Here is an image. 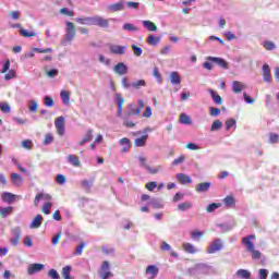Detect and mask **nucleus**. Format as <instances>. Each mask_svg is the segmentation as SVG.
<instances>
[{"instance_id":"680f3d73","label":"nucleus","mask_w":279,"mask_h":279,"mask_svg":"<svg viewBox=\"0 0 279 279\" xmlns=\"http://www.w3.org/2000/svg\"><path fill=\"white\" fill-rule=\"evenodd\" d=\"M48 276L49 278H52V279H60V274H58V270L53 268L49 270Z\"/></svg>"},{"instance_id":"338daca9","label":"nucleus","mask_w":279,"mask_h":279,"mask_svg":"<svg viewBox=\"0 0 279 279\" xmlns=\"http://www.w3.org/2000/svg\"><path fill=\"white\" fill-rule=\"evenodd\" d=\"M191 236H192V239H199V238L204 236V233L202 231L194 230L191 232Z\"/></svg>"},{"instance_id":"c756f323","label":"nucleus","mask_w":279,"mask_h":279,"mask_svg":"<svg viewBox=\"0 0 279 279\" xmlns=\"http://www.w3.org/2000/svg\"><path fill=\"white\" fill-rule=\"evenodd\" d=\"M143 25L148 32H158V26L151 21H143Z\"/></svg>"},{"instance_id":"c85d7f7f","label":"nucleus","mask_w":279,"mask_h":279,"mask_svg":"<svg viewBox=\"0 0 279 279\" xmlns=\"http://www.w3.org/2000/svg\"><path fill=\"white\" fill-rule=\"evenodd\" d=\"M170 82L173 85H180L182 84V78L180 77V74L178 72H171Z\"/></svg>"},{"instance_id":"f8f14e48","label":"nucleus","mask_w":279,"mask_h":279,"mask_svg":"<svg viewBox=\"0 0 279 279\" xmlns=\"http://www.w3.org/2000/svg\"><path fill=\"white\" fill-rule=\"evenodd\" d=\"M45 269V265L43 264H31L27 268V275L34 276V274H38V271H43Z\"/></svg>"},{"instance_id":"a18cd8bd","label":"nucleus","mask_w":279,"mask_h":279,"mask_svg":"<svg viewBox=\"0 0 279 279\" xmlns=\"http://www.w3.org/2000/svg\"><path fill=\"white\" fill-rule=\"evenodd\" d=\"M178 208L180 210H182V213H185V210H189V209L193 208V204L189 203V202L181 203V204H179Z\"/></svg>"},{"instance_id":"7c9ffc66","label":"nucleus","mask_w":279,"mask_h":279,"mask_svg":"<svg viewBox=\"0 0 279 279\" xmlns=\"http://www.w3.org/2000/svg\"><path fill=\"white\" fill-rule=\"evenodd\" d=\"M40 226H43V215H37V216L33 219V221H32V223H31V228L36 229V228H40Z\"/></svg>"},{"instance_id":"5fc2aeb1","label":"nucleus","mask_w":279,"mask_h":279,"mask_svg":"<svg viewBox=\"0 0 279 279\" xmlns=\"http://www.w3.org/2000/svg\"><path fill=\"white\" fill-rule=\"evenodd\" d=\"M184 160H186V156L181 155L179 158H177L172 161V165H173V167H178V165H182V162H184Z\"/></svg>"},{"instance_id":"39448f33","label":"nucleus","mask_w":279,"mask_h":279,"mask_svg":"<svg viewBox=\"0 0 279 279\" xmlns=\"http://www.w3.org/2000/svg\"><path fill=\"white\" fill-rule=\"evenodd\" d=\"M98 275L101 277V279H108L114 276L112 271H110V263L108 260L102 263Z\"/></svg>"},{"instance_id":"412c9836","label":"nucleus","mask_w":279,"mask_h":279,"mask_svg":"<svg viewBox=\"0 0 279 279\" xmlns=\"http://www.w3.org/2000/svg\"><path fill=\"white\" fill-rule=\"evenodd\" d=\"M232 90L235 95H239V93H243V90H245V84L239 81H233Z\"/></svg>"},{"instance_id":"0e129e2a","label":"nucleus","mask_w":279,"mask_h":279,"mask_svg":"<svg viewBox=\"0 0 279 279\" xmlns=\"http://www.w3.org/2000/svg\"><path fill=\"white\" fill-rule=\"evenodd\" d=\"M147 83H145V80H140L136 81L132 84L133 87L136 88V90H138V88H141V86H146Z\"/></svg>"},{"instance_id":"72a5a7b5","label":"nucleus","mask_w":279,"mask_h":279,"mask_svg":"<svg viewBox=\"0 0 279 279\" xmlns=\"http://www.w3.org/2000/svg\"><path fill=\"white\" fill-rule=\"evenodd\" d=\"M147 138H149V135H143L140 138H136L134 142L135 147H145V143H147Z\"/></svg>"},{"instance_id":"4be33fe9","label":"nucleus","mask_w":279,"mask_h":279,"mask_svg":"<svg viewBox=\"0 0 279 279\" xmlns=\"http://www.w3.org/2000/svg\"><path fill=\"white\" fill-rule=\"evenodd\" d=\"M116 98L118 104V117H121L123 114V104H125V99H123L121 94H116Z\"/></svg>"},{"instance_id":"37998d69","label":"nucleus","mask_w":279,"mask_h":279,"mask_svg":"<svg viewBox=\"0 0 279 279\" xmlns=\"http://www.w3.org/2000/svg\"><path fill=\"white\" fill-rule=\"evenodd\" d=\"M124 5L122 2H118V3H114V4H111L109 7V10H111V12H121V10H123Z\"/></svg>"},{"instance_id":"de8ad7c7","label":"nucleus","mask_w":279,"mask_h":279,"mask_svg":"<svg viewBox=\"0 0 279 279\" xmlns=\"http://www.w3.org/2000/svg\"><path fill=\"white\" fill-rule=\"evenodd\" d=\"M44 101H45V106H47V108H53L54 106V101H53V98H51V96H46L44 98Z\"/></svg>"},{"instance_id":"864d4df0","label":"nucleus","mask_w":279,"mask_h":279,"mask_svg":"<svg viewBox=\"0 0 279 279\" xmlns=\"http://www.w3.org/2000/svg\"><path fill=\"white\" fill-rule=\"evenodd\" d=\"M39 105L36 100H31L29 110L31 112H38Z\"/></svg>"},{"instance_id":"6e6d98bb","label":"nucleus","mask_w":279,"mask_h":279,"mask_svg":"<svg viewBox=\"0 0 279 279\" xmlns=\"http://www.w3.org/2000/svg\"><path fill=\"white\" fill-rule=\"evenodd\" d=\"M153 75L159 83L162 82V75H160V70L158 68H154Z\"/></svg>"},{"instance_id":"5701e85b","label":"nucleus","mask_w":279,"mask_h":279,"mask_svg":"<svg viewBox=\"0 0 279 279\" xmlns=\"http://www.w3.org/2000/svg\"><path fill=\"white\" fill-rule=\"evenodd\" d=\"M120 145H122V154H125L132 149V143H130V138L123 137L120 140Z\"/></svg>"},{"instance_id":"f03ea898","label":"nucleus","mask_w":279,"mask_h":279,"mask_svg":"<svg viewBox=\"0 0 279 279\" xmlns=\"http://www.w3.org/2000/svg\"><path fill=\"white\" fill-rule=\"evenodd\" d=\"M1 73H5L4 74L5 82H10V80H14L16 77V70L14 69L10 70V59L5 60L4 65L1 70Z\"/></svg>"},{"instance_id":"ddd939ff","label":"nucleus","mask_w":279,"mask_h":279,"mask_svg":"<svg viewBox=\"0 0 279 279\" xmlns=\"http://www.w3.org/2000/svg\"><path fill=\"white\" fill-rule=\"evenodd\" d=\"M113 71L117 73V75H128V65H125L123 62H120L114 65Z\"/></svg>"},{"instance_id":"69168bd1","label":"nucleus","mask_w":279,"mask_h":279,"mask_svg":"<svg viewBox=\"0 0 279 279\" xmlns=\"http://www.w3.org/2000/svg\"><path fill=\"white\" fill-rule=\"evenodd\" d=\"M259 279H267V276H269V271L265 268L259 269Z\"/></svg>"},{"instance_id":"c9c22d12","label":"nucleus","mask_w":279,"mask_h":279,"mask_svg":"<svg viewBox=\"0 0 279 279\" xmlns=\"http://www.w3.org/2000/svg\"><path fill=\"white\" fill-rule=\"evenodd\" d=\"M13 210H14V207H12V206L1 208V217H3V218L10 217V215H12Z\"/></svg>"},{"instance_id":"052dcab7","label":"nucleus","mask_w":279,"mask_h":279,"mask_svg":"<svg viewBox=\"0 0 279 279\" xmlns=\"http://www.w3.org/2000/svg\"><path fill=\"white\" fill-rule=\"evenodd\" d=\"M134 56L141 57L143 56V49L136 45L132 46Z\"/></svg>"},{"instance_id":"603ef678","label":"nucleus","mask_w":279,"mask_h":279,"mask_svg":"<svg viewBox=\"0 0 279 279\" xmlns=\"http://www.w3.org/2000/svg\"><path fill=\"white\" fill-rule=\"evenodd\" d=\"M22 147H24V149H32V147H34V143L32 140H24L22 141Z\"/></svg>"},{"instance_id":"2f4dec72","label":"nucleus","mask_w":279,"mask_h":279,"mask_svg":"<svg viewBox=\"0 0 279 279\" xmlns=\"http://www.w3.org/2000/svg\"><path fill=\"white\" fill-rule=\"evenodd\" d=\"M61 99L65 106H69L71 102V92L69 90H62L61 92Z\"/></svg>"},{"instance_id":"393cba45","label":"nucleus","mask_w":279,"mask_h":279,"mask_svg":"<svg viewBox=\"0 0 279 279\" xmlns=\"http://www.w3.org/2000/svg\"><path fill=\"white\" fill-rule=\"evenodd\" d=\"M177 180L180 182V184H191L193 182V179H191L187 174L179 173L177 174Z\"/></svg>"},{"instance_id":"6e6552de","label":"nucleus","mask_w":279,"mask_h":279,"mask_svg":"<svg viewBox=\"0 0 279 279\" xmlns=\"http://www.w3.org/2000/svg\"><path fill=\"white\" fill-rule=\"evenodd\" d=\"M64 117H59L54 120V128L57 130V134L59 136H64V123H65Z\"/></svg>"},{"instance_id":"9d476101","label":"nucleus","mask_w":279,"mask_h":279,"mask_svg":"<svg viewBox=\"0 0 279 279\" xmlns=\"http://www.w3.org/2000/svg\"><path fill=\"white\" fill-rule=\"evenodd\" d=\"M254 239H256V235L254 234H250L247 236H244L242 239V243L245 245L246 247V252L253 251L254 250Z\"/></svg>"},{"instance_id":"f3484780","label":"nucleus","mask_w":279,"mask_h":279,"mask_svg":"<svg viewBox=\"0 0 279 279\" xmlns=\"http://www.w3.org/2000/svg\"><path fill=\"white\" fill-rule=\"evenodd\" d=\"M11 182L13 186H23L25 180L19 173H11Z\"/></svg>"},{"instance_id":"b1692460","label":"nucleus","mask_w":279,"mask_h":279,"mask_svg":"<svg viewBox=\"0 0 279 279\" xmlns=\"http://www.w3.org/2000/svg\"><path fill=\"white\" fill-rule=\"evenodd\" d=\"M76 23H80V25H95V16L77 17Z\"/></svg>"},{"instance_id":"13d9d810","label":"nucleus","mask_w":279,"mask_h":279,"mask_svg":"<svg viewBox=\"0 0 279 279\" xmlns=\"http://www.w3.org/2000/svg\"><path fill=\"white\" fill-rule=\"evenodd\" d=\"M209 114L211 117H219V114H221V109L217 108V107H211L209 109Z\"/></svg>"},{"instance_id":"4c0bfd02","label":"nucleus","mask_w":279,"mask_h":279,"mask_svg":"<svg viewBox=\"0 0 279 279\" xmlns=\"http://www.w3.org/2000/svg\"><path fill=\"white\" fill-rule=\"evenodd\" d=\"M51 206H53L51 202L45 203L41 207V213L44 215H51Z\"/></svg>"},{"instance_id":"e2e57ef3","label":"nucleus","mask_w":279,"mask_h":279,"mask_svg":"<svg viewBox=\"0 0 279 279\" xmlns=\"http://www.w3.org/2000/svg\"><path fill=\"white\" fill-rule=\"evenodd\" d=\"M145 186H146L147 191H154L158 186V182L151 181V182L146 183Z\"/></svg>"},{"instance_id":"e433bc0d","label":"nucleus","mask_w":279,"mask_h":279,"mask_svg":"<svg viewBox=\"0 0 279 279\" xmlns=\"http://www.w3.org/2000/svg\"><path fill=\"white\" fill-rule=\"evenodd\" d=\"M54 141V137H53V134L52 133H46L45 134V137H44V142H43V145H51V143H53Z\"/></svg>"},{"instance_id":"7ed1b4c3","label":"nucleus","mask_w":279,"mask_h":279,"mask_svg":"<svg viewBox=\"0 0 279 279\" xmlns=\"http://www.w3.org/2000/svg\"><path fill=\"white\" fill-rule=\"evenodd\" d=\"M1 199L2 202H4V204H14L16 202H21V199H23V196L19 194H13L12 192H3L1 195Z\"/></svg>"},{"instance_id":"2eb2a0df","label":"nucleus","mask_w":279,"mask_h":279,"mask_svg":"<svg viewBox=\"0 0 279 279\" xmlns=\"http://www.w3.org/2000/svg\"><path fill=\"white\" fill-rule=\"evenodd\" d=\"M207 60H209V62H215L218 66H221V69H228V61H226V59L207 57Z\"/></svg>"},{"instance_id":"bb28decb","label":"nucleus","mask_w":279,"mask_h":279,"mask_svg":"<svg viewBox=\"0 0 279 279\" xmlns=\"http://www.w3.org/2000/svg\"><path fill=\"white\" fill-rule=\"evenodd\" d=\"M183 250L186 254H197V248L195 247V245L189 242L183 243Z\"/></svg>"},{"instance_id":"473e14b6","label":"nucleus","mask_w":279,"mask_h":279,"mask_svg":"<svg viewBox=\"0 0 279 279\" xmlns=\"http://www.w3.org/2000/svg\"><path fill=\"white\" fill-rule=\"evenodd\" d=\"M146 43L153 47H156L160 43V37H156V35H148Z\"/></svg>"},{"instance_id":"9b49d317","label":"nucleus","mask_w":279,"mask_h":279,"mask_svg":"<svg viewBox=\"0 0 279 279\" xmlns=\"http://www.w3.org/2000/svg\"><path fill=\"white\" fill-rule=\"evenodd\" d=\"M12 234H13V239H11L12 245H19V243L21 242V239L23 238V233L21 232L20 227L14 228L12 231Z\"/></svg>"},{"instance_id":"a19ab883","label":"nucleus","mask_w":279,"mask_h":279,"mask_svg":"<svg viewBox=\"0 0 279 279\" xmlns=\"http://www.w3.org/2000/svg\"><path fill=\"white\" fill-rule=\"evenodd\" d=\"M221 128H223V122H221V120H216L213 122L211 124V132H217V130H221Z\"/></svg>"},{"instance_id":"20e7f679","label":"nucleus","mask_w":279,"mask_h":279,"mask_svg":"<svg viewBox=\"0 0 279 279\" xmlns=\"http://www.w3.org/2000/svg\"><path fill=\"white\" fill-rule=\"evenodd\" d=\"M138 161H140L141 167H144V169H146L148 171V173H151V175H156V173H158L160 171V169H162V167H160V166H158L156 168H151V166H149L147 163V157H144V156H140Z\"/></svg>"},{"instance_id":"3c124183","label":"nucleus","mask_w":279,"mask_h":279,"mask_svg":"<svg viewBox=\"0 0 279 279\" xmlns=\"http://www.w3.org/2000/svg\"><path fill=\"white\" fill-rule=\"evenodd\" d=\"M123 29H125L126 32H138V27L134 26V24L131 23L124 24Z\"/></svg>"},{"instance_id":"cd10ccee","label":"nucleus","mask_w":279,"mask_h":279,"mask_svg":"<svg viewBox=\"0 0 279 279\" xmlns=\"http://www.w3.org/2000/svg\"><path fill=\"white\" fill-rule=\"evenodd\" d=\"M68 162H70L72 167H82V161H80V157H77V155H70L68 157Z\"/></svg>"},{"instance_id":"bf43d9fd","label":"nucleus","mask_w":279,"mask_h":279,"mask_svg":"<svg viewBox=\"0 0 279 279\" xmlns=\"http://www.w3.org/2000/svg\"><path fill=\"white\" fill-rule=\"evenodd\" d=\"M217 208H219V204L213 203V204H209V205L206 207V211H207V213H215Z\"/></svg>"},{"instance_id":"a878e982","label":"nucleus","mask_w":279,"mask_h":279,"mask_svg":"<svg viewBox=\"0 0 279 279\" xmlns=\"http://www.w3.org/2000/svg\"><path fill=\"white\" fill-rule=\"evenodd\" d=\"M208 93L214 99V102L217 104V106H221V104H223V98H221V96H219V94H217L215 89H208Z\"/></svg>"},{"instance_id":"4d7b16f0","label":"nucleus","mask_w":279,"mask_h":279,"mask_svg":"<svg viewBox=\"0 0 279 279\" xmlns=\"http://www.w3.org/2000/svg\"><path fill=\"white\" fill-rule=\"evenodd\" d=\"M33 51H36V53H52L53 49L52 48H34Z\"/></svg>"},{"instance_id":"423d86ee","label":"nucleus","mask_w":279,"mask_h":279,"mask_svg":"<svg viewBox=\"0 0 279 279\" xmlns=\"http://www.w3.org/2000/svg\"><path fill=\"white\" fill-rule=\"evenodd\" d=\"M66 25V34H65V40L71 43L75 39V24L73 22H65Z\"/></svg>"},{"instance_id":"a211bd4d","label":"nucleus","mask_w":279,"mask_h":279,"mask_svg":"<svg viewBox=\"0 0 279 279\" xmlns=\"http://www.w3.org/2000/svg\"><path fill=\"white\" fill-rule=\"evenodd\" d=\"M40 199H45L46 202H51L52 197L50 194L38 193L35 196L34 206H38L40 204Z\"/></svg>"},{"instance_id":"f704fd0d","label":"nucleus","mask_w":279,"mask_h":279,"mask_svg":"<svg viewBox=\"0 0 279 279\" xmlns=\"http://www.w3.org/2000/svg\"><path fill=\"white\" fill-rule=\"evenodd\" d=\"M179 121L183 125H191V117H189V114L186 113H181L179 117Z\"/></svg>"},{"instance_id":"ea45409f","label":"nucleus","mask_w":279,"mask_h":279,"mask_svg":"<svg viewBox=\"0 0 279 279\" xmlns=\"http://www.w3.org/2000/svg\"><path fill=\"white\" fill-rule=\"evenodd\" d=\"M223 204H225V206H227V208H232V206H234V204H236V202L234 201V198L232 196H227L223 199Z\"/></svg>"},{"instance_id":"6ab92c4d","label":"nucleus","mask_w":279,"mask_h":279,"mask_svg":"<svg viewBox=\"0 0 279 279\" xmlns=\"http://www.w3.org/2000/svg\"><path fill=\"white\" fill-rule=\"evenodd\" d=\"M158 272H159V269L155 265H149L145 271L146 276H149L148 279L156 278V276H158Z\"/></svg>"},{"instance_id":"8fccbe9b","label":"nucleus","mask_w":279,"mask_h":279,"mask_svg":"<svg viewBox=\"0 0 279 279\" xmlns=\"http://www.w3.org/2000/svg\"><path fill=\"white\" fill-rule=\"evenodd\" d=\"M248 252L252 254L253 260H259L260 256H263L260 251H257L255 248H253V251H248Z\"/></svg>"},{"instance_id":"0eeeda50","label":"nucleus","mask_w":279,"mask_h":279,"mask_svg":"<svg viewBox=\"0 0 279 279\" xmlns=\"http://www.w3.org/2000/svg\"><path fill=\"white\" fill-rule=\"evenodd\" d=\"M94 25H96L97 27H101L102 29H108V27H110V20L99 15H95Z\"/></svg>"},{"instance_id":"58836bf2","label":"nucleus","mask_w":279,"mask_h":279,"mask_svg":"<svg viewBox=\"0 0 279 279\" xmlns=\"http://www.w3.org/2000/svg\"><path fill=\"white\" fill-rule=\"evenodd\" d=\"M236 276H239L240 278H244V279H250L252 274L248 270L245 269H239L236 271Z\"/></svg>"},{"instance_id":"49530a36","label":"nucleus","mask_w":279,"mask_h":279,"mask_svg":"<svg viewBox=\"0 0 279 279\" xmlns=\"http://www.w3.org/2000/svg\"><path fill=\"white\" fill-rule=\"evenodd\" d=\"M84 247H86V243L82 242L80 245L76 246V250L74 251V256L82 255V252H84Z\"/></svg>"},{"instance_id":"774afa93","label":"nucleus","mask_w":279,"mask_h":279,"mask_svg":"<svg viewBox=\"0 0 279 279\" xmlns=\"http://www.w3.org/2000/svg\"><path fill=\"white\" fill-rule=\"evenodd\" d=\"M269 141H270V143H272V144L278 143V141H279V135L276 134V133H270V134H269Z\"/></svg>"},{"instance_id":"4468645a","label":"nucleus","mask_w":279,"mask_h":279,"mask_svg":"<svg viewBox=\"0 0 279 279\" xmlns=\"http://www.w3.org/2000/svg\"><path fill=\"white\" fill-rule=\"evenodd\" d=\"M210 186H213V183H210V182L198 183L195 186V191H196V193H208Z\"/></svg>"},{"instance_id":"79ce46f5","label":"nucleus","mask_w":279,"mask_h":279,"mask_svg":"<svg viewBox=\"0 0 279 279\" xmlns=\"http://www.w3.org/2000/svg\"><path fill=\"white\" fill-rule=\"evenodd\" d=\"M71 266H65L62 268V276L64 279H73V277H71Z\"/></svg>"},{"instance_id":"dca6fc26","label":"nucleus","mask_w":279,"mask_h":279,"mask_svg":"<svg viewBox=\"0 0 279 279\" xmlns=\"http://www.w3.org/2000/svg\"><path fill=\"white\" fill-rule=\"evenodd\" d=\"M263 77L264 82L271 84V69H269V64L267 63L263 65Z\"/></svg>"},{"instance_id":"f257e3e1","label":"nucleus","mask_w":279,"mask_h":279,"mask_svg":"<svg viewBox=\"0 0 279 279\" xmlns=\"http://www.w3.org/2000/svg\"><path fill=\"white\" fill-rule=\"evenodd\" d=\"M130 109L124 117V125L125 128H135L136 123L130 121V117H138L141 116V109L134 108V105H129Z\"/></svg>"},{"instance_id":"c03bdc74","label":"nucleus","mask_w":279,"mask_h":279,"mask_svg":"<svg viewBox=\"0 0 279 279\" xmlns=\"http://www.w3.org/2000/svg\"><path fill=\"white\" fill-rule=\"evenodd\" d=\"M20 34H21V36H24V38H33L34 36H36V33L29 32L25 28H21Z\"/></svg>"},{"instance_id":"09e8293b","label":"nucleus","mask_w":279,"mask_h":279,"mask_svg":"<svg viewBox=\"0 0 279 279\" xmlns=\"http://www.w3.org/2000/svg\"><path fill=\"white\" fill-rule=\"evenodd\" d=\"M81 186H83L85 189V191H90V189L93 186V181L83 180V181H81Z\"/></svg>"},{"instance_id":"aec40b11","label":"nucleus","mask_w":279,"mask_h":279,"mask_svg":"<svg viewBox=\"0 0 279 279\" xmlns=\"http://www.w3.org/2000/svg\"><path fill=\"white\" fill-rule=\"evenodd\" d=\"M111 53L116 56H124L125 53V46H119V45H111L110 46Z\"/></svg>"},{"instance_id":"1a4fd4ad","label":"nucleus","mask_w":279,"mask_h":279,"mask_svg":"<svg viewBox=\"0 0 279 279\" xmlns=\"http://www.w3.org/2000/svg\"><path fill=\"white\" fill-rule=\"evenodd\" d=\"M222 247L223 243L221 242V239H217L207 247V254H216V252H219Z\"/></svg>"}]
</instances>
